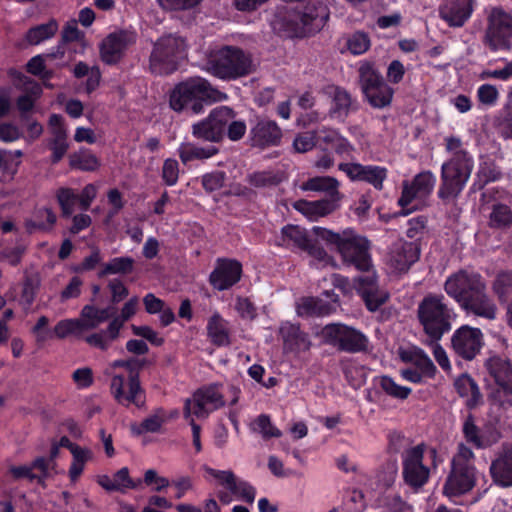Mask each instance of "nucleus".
<instances>
[{
    "label": "nucleus",
    "mask_w": 512,
    "mask_h": 512,
    "mask_svg": "<svg viewBox=\"0 0 512 512\" xmlns=\"http://www.w3.org/2000/svg\"><path fill=\"white\" fill-rule=\"evenodd\" d=\"M444 289L467 314L489 321L496 319L497 305L488 294L486 281L479 273L459 270L446 279Z\"/></svg>",
    "instance_id": "obj_1"
},
{
    "label": "nucleus",
    "mask_w": 512,
    "mask_h": 512,
    "mask_svg": "<svg viewBox=\"0 0 512 512\" xmlns=\"http://www.w3.org/2000/svg\"><path fill=\"white\" fill-rule=\"evenodd\" d=\"M312 233L318 238L334 244L344 264L363 272L372 270L370 242L367 238L353 230H345L339 234L319 226L313 227Z\"/></svg>",
    "instance_id": "obj_2"
},
{
    "label": "nucleus",
    "mask_w": 512,
    "mask_h": 512,
    "mask_svg": "<svg viewBox=\"0 0 512 512\" xmlns=\"http://www.w3.org/2000/svg\"><path fill=\"white\" fill-rule=\"evenodd\" d=\"M204 70L218 79L231 81L255 72L256 64L250 53L225 45L209 52Z\"/></svg>",
    "instance_id": "obj_3"
},
{
    "label": "nucleus",
    "mask_w": 512,
    "mask_h": 512,
    "mask_svg": "<svg viewBox=\"0 0 512 512\" xmlns=\"http://www.w3.org/2000/svg\"><path fill=\"white\" fill-rule=\"evenodd\" d=\"M227 99V95L212 87L208 80L196 76L178 84L170 95V106L175 111L191 110L194 114L203 112L205 105Z\"/></svg>",
    "instance_id": "obj_4"
},
{
    "label": "nucleus",
    "mask_w": 512,
    "mask_h": 512,
    "mask_svg": "<svg viewBox=\"0 0 512 512\" xmlns=\"http://www.w3.org/2000/svg\"><path fill=\"white\" fill-rule=\"evenodd\" d=\"M418 319L431 341H438L452 327L455 318L443 295L429 294L418 305Z\"/></svg>",
    "instance_id": "obj_5"
},
{
    "label": "nucleus",
    "mask_w": 512,
    "mask_h": 512,
    "mask_svg": "<svg viewBox=\"0 0 512 512\" xmlns=\"http://www.w3.org/2000/svg\"><path fill=\"white\" fill-rule=\"evenodd\" d=\"M473 460V451L466 445L459 444L457 453L452 459L451 471L443 487L446 496H460L474 488L477 481V469Z\"/></svg>",
    "instance_id": "obj_6"
},
{
    "label": "nucleus",
    "mask_w": 512,
    "mask_h": 512,
    "mask_svg": "<svg viewBox=\"0 0 512 512\" xmlns=\"http://www.w3.org/2000/svg\"><path fill=\"white\" fill-rule=\"evenodd\" d=\"M474 168L473 157L460 156L449 159L441 167V183L438 198L444 203H452L464 190Z\"/></svg>",
    "instance_id": "obj_7"
},
{
    "label": "nucleus",
    "mask_w": 512,
    "mask_h": 512,
    "mask_svg": "<svg viewBox=\"0 0 512 512\" xmlns=\"http://www.w3.org/2000/svg\"><path fill=\"white\" fill-rule=\"evenodd\" d=\"M185 40L177 35L168 34L159 38L150 55V70L154 74L166 75L177 70L179 63L186 57Z\"/></svg>",
    "instance_id": "obj_8"
},
{
    "label": "nucleus",
    "mask_w": 512,
    "mask_h": 512,
    "mask_svg": "<svg viewBox=\"0 0 512 512\" xmlns=\"http://www.w3.org/2000/svg\"><path fill=\"white\" fill-rule=\"evenodd\" d=\"M512 41V14L501 7L492 8L487 15L483 44L492 52L507 51Z\"/></svg>",
    "instance_id": "obj_9"
},
{
    "label": "nucleus",
    "mask_w": 512,
    "mask_h": 512,
    "mask_svg": "<svg viewBox=\"0 0 512 512\" xmlns=\"http://www.w3.org/2000/svg\"><path fill=\"white\" fill-rule=\"evenodd\" d=\"M320 335L326 344L347 353L364 352L369 344L364 333L342 323L327 324L322 328Z\"/></svg>",
    "instance_id": "obj_10"
},
{
    "label": "nucleus",
    "mask_w": 512,
    "mask_h": 512,
    "mask_svg": "<svg viewBox=\"0 0 512 512\" xmlns=\"http://www.w3.org/2000/svg\"><path fill=\"white\" fill-rule=\"evenodd\" d=\"M436 178L430 171H425L417 174L412 182L404 181L402 184V194L398 199V204L402 207L412 205L405 214L410 213L412 210L418 209L425 205V201L433 191Z\"/></svg>",
    "instance_id": "obj_11"
},
{
    "label": "nucleus",
    "mask_w": 512,
    "mask_h": 512,
    "mask_svg": "<svg viewBox=\"0 0 512 512\" xmlns=\"http://www.w3.org/2000/svg\"><path fill=\"white\" fill-rule=\"evenodd\" d=\"M110 391L117 403L123 406L134 404L141 408L145 404V392L140 385L137 372H131L127 376L114 374L110 383Z\"/></svg>",
    "instance_id": "obj_12"
},
{
    "label": "nucleus",
    "mask_w": 512,
    "mask_h": 512,
    "mask_svg": "<svg viewBox=\"0 0 512 512\" xmlns=\"http://www.w3.org/2000/svg\"><path fill=\"white\" fill-rule=\"evenodd\" d=\"M220 385L214 384L197 390L192 398L185 401L184 416L205 418L214 410L225 405Z\"/></svg>",
    "instance_id": "obj_13"
},
{
    "label": "nucleus",
    "mask_w": 512,
    "mask_h": 512,
    "mask_svg": "<svg viewBox=\"0 0 512 512\" xmlns=\"http://www.w3.org/2000/svg\"><path fill=\"white\" fill-rule=\"evenodd\" d=\"M402 466L404 482L411 488L418 490L428 482L430 469L424 463L423 445L406 449L402 453Z\"/></svg>",
    "instance_id": "obj_14"
},
{
    "label": "nucleus",
    "mask_w": 512,
    "mask_h": 512,
    "mask_svg": "<svg viewBox=\"0 0 512 512\" xmlns=\"http://www.w3.org/2000/svg\"><path fill=\"white\" fill-rule=\"evenodd\" d=\"M234 117L233 110L226 106L215 108L209 116L192 126V134L198 139L218 142L222 139L226 126Z\"/></svg>",
    "instance_id": "obj_15"
},
{
    "label": "nucleus",
    "mask_w": 512,
    "mask_h": 512,
    "mask_svg": "<svg viewBox=\"0 0 512 512\" xmlns=\"http://www.w3.org/2000/svg\"><path fill=\"white\" fill-rule=\"evenodd\" d=\"M279 244L286 247H297L324 265L331 262L327 252L316 243L307 231L297 225H287L281 230Z\"/></svg>",
    "instance_id": "obj_16"
},
{
    "label": "nucleus",
    "mask_w": 512,
    "mask_h": 512,
    "mask_svg": "<svg viewBox=\"0 0 512 512\" xmlns=\"http://www.w3.org/2000/svg\"><path fill=\"white\" fill-rule=\"evenodd\" d=\"M451 345L457 356L470 361L476 357L483 346V334L478 328L464 325L452 335Z\"/></svg>",
    "instance_id": "obj_17"
},
{
    "label": "nucleus",
    "mask_w": 512,
    "mask_h": 512,
    "mask_svg": "<svg viewBox=\"0 0 512 512\" xmlns=\"http://www.w3.org/2000/svg\"><path fill=\"white\" fill-rule=\"evenodd\" d=\"M323 93L330 99L328 115L331 119L344 122L348 116L358 110L357 100L343 87L328 85Z\"/></svg>",
    "instance_id": "obj_18"
},
{
    "label": "nucleus",
    "mask_w": 512,
    "mask_h": 512,
    "mask_svg": "<svg viewBox=\"0 0 512 512\" xmlns=\"http://www.w3.org/2000/svg\"><path fill=\"white\" fill-rule=\"evenodd\" d=\"M204 471L217 480L218 484L226 488L237 499L253 503L256 491L248 482L236 477L231 470H216L205 466Z\"/></svg>",
    "instance_id": "obj_19"
},
{
    "label": "nucleus",
    "mask_w": 512,
    "mask_h": 512,
    "mask_svg": "<svg viewBox=\"0 0 512 512\" xmlns=\"http://www.w3.org/2000/svg\"><path fill=\"white\" fill-rule=\"evenodd\" d=\"M338 169L346 174L351 181L366 182L375 189L381 190L387 178V169L377 165H362L358 162L340 163Z\"/></svg>",
    "instance_id": "obj_20"
},
{
    "label": "nucleus",
    "mask_w": 512,
    "mask_h": 512,
    "mask_svg": "<svg viewBox=\"0 0 512 512\" xmlns=\"http://www.w3.org/2000/svg\"><path fill=\"white\" fill-rule=\"evenodd\" d=\"M420 247L416 242H406L402 239L394 242L387 255V264L395 272H407L419 259Z\"/></svg>",
    "instance_id": "obj_21"
},
{
    "label": "nucleus",
    "mask_w": 512,
    "mask_h": 512,
    "mask_svg": "<svg viewBox=\"0 0 512 512\" xmlns=\"http://www.w3.org/2000/svg\"><path fill=\"white\" fill-rule=\"evenodd\" d=\"M135 42V35L129 31H118L109 34L100 45L101 60L113 65L120 61L126 49Z\"/></svg>",
    "instance_id": "obj_22"
},
{
    "label": "nucleus",
    "mask_w": 512,
    "mask_h": 512,
    "mask_svg": "<svg viewBox=\"0 0 512 512\" xmlns=\"http://www.w3.org/2000/svg\"><path fill=\"white\" fill-rule=\"evenodd\" d=\"M242 266L230 259H218L214 270L209 276V282L218 291L227 290L241 278Z\"/></svg>",
    "instance_id": "obj_23"
},
{
    "label": "nucleus",
    "mask_w": 512,
    "mask_h": 512,
    "mask_svg": "<svg viewBox=\"0 0 512 512\" xmlns=\"http://www.w3.org/2000/svg\"><path fill=\"white\" fill-rule=\"evenodd\" d=\"M474 0H443L439 5V16L450 27H462L474 11Z\"/></svg>",
    "instance_id": "obj_24"
},
{
    "label": "nucleus",
    "mask_w": 512,
    "mask_h": 512,
    "mask_svg": "<svg viewBox=\"0 0 512 512\" xmlns=\"http://www.w3.org/2000/svg\"><path fill=\"white\" fill-rule=\"evenodd\" d=\"M356 279V290L370 311H376L388 299L387 292L380 290L374 273Z\"/></svg>",
    "instance_id": "obj_25"
},
{
    "label": "nucleus",
    "mask_w": 512,
    "mask_h": 512,
    "mask_svg": "<svg viewBox=\"0 0 512 512\" xmlns=\"http://www.w3.org/2000/svg\"><path fill=\"white\" fill-rule=\"evenodd\" d=\"M250 136L254 146H276L280 143L282 131L275 121L259 118L251 128Z\"/></svg>",
    "instance_id": "obj_26"
},
{
    "label": "nucleus",
    "mask_w": 512,
    "mask_h": 512,
    "mask_svg": "<svg viewBox=\"0 0 512 512\" xmlns=\"http://www.w3.org/2000/svg\"><path fill=\"white\" fill-rule=\"evenodd\" d=\"M490 475L495 484L501 487L512 486V444L503 446L491 462Z\"/></svg>",
    "instance_id": "obj_27"
},
{
    "label": "nucleus",
    "mask_w": 512,
    "mask_h": 512,
    "mask_svg": "<svg viewBox=\"0 0 512 512\" xmlns=\"http://www.w3.org/2000/svg\"><path fill=\"white\" fill-rule=\"evenodd\" d=\"M49 126L52 134V138L49 142V147L52 150L51 160L53 163H58L69 149L67 130L63 124L62 116L57 114L50 116Z\"/></svg>",
    "instance_id": "obj_28"
},
{
    "label": "nucleus",
    "mask_w": 512,
    "mask_h": 512,
    "mask_svg": "<svg viewBox=\"0 0 512 512\" xmlns=\"http://www.w3.org/2000/svg\"><path fill=\"white\" fill-rule=\"evenodd\" d=\"M485 367L489 375L505 392L512 394V364L507 358L492 356L487 359Z\"/></svg>",
    "instance_id": "obj_29"
},
{
    "label": "nucleus",
    "mask_w": 512,
    "mask_h": 512,
    "mask_svg": "<svg viewBox=\"0 0 512 512\" xmlns=\"http://www.w3.org/2000/svg\"><path fill=\"white\" fill-rule=\"evenodd\" d=\"M329 18L328 8L319 4L318 6H308L305 11L298 15L301 23V33L312 34L323 28Z\"/></svg>",
    "instance_id": "obj_30"
},
{
    "label": "nucleus",
    "mask_w": 512,
    "mask_h": 512,
    "mask_svg": "<svg viewBox=\"0 0 512 512\" xmlns=\"http://www.w3.org/2000/svg\"><path fill=\"white\" fill-rule=\"evenodd\" d=\"M293 207L312 221L325 217L334 212L338 204L333 199H321L317 201L298 200Z\"/></svg>",
    "instance_id": "obj_31"
},
{
    "label": "nucleus",
    "mask_w": 512,
    "mask_h": 512,
    "mask_svg": "<svg viewBox=\"0 0 512 512\" xmlns=\"http://www.w3.org/2000/svg\"><path fill=\"white\" fill-rule=\"evenodd\" d=\"M285 348L290 351H306L310 347L307 334L303 333L297 325L286 322L279 330Z\"/></svg>",
    "instance_id": "obj_32"
},
{
    "label": "nucleus",
    "mask_w": 512,
    "mask_h": 512,
    "mask_svg": "<svg viewBox=\"0 0 512 512\" xmlns=\"http://www.w3.org/2000/svg\"><path fill=\"white\" fill-rule=\"evenodd\" d=\"M462 430L465 439L475 447L481 449L491 447L500 439V433L498 431H493L490 436L481 434V431L476 426L472 415L467 416L463 423Z\"/></svg>",
    "instance_id": "obj_33"
},
{
    "label": "nucleus",
    "mask_w": 512,
    "mask_h": 512,
    "mask_svg": "<svg viewBox=\"0 0 512 512\" xmlns=\"http://www.w3.org/2000/svg\"><path fill=\"white\" fill-rule=\"evenodd\" d=\"M339 181L331 176H317L309 178L307 181L303 182L301 185V190L303 191H314V192H323L328 194V199L335 200V203L338 204L341 199V195L339 192Z\"/></svg>",
    "instance_id": "obj_34"
},
{
    "label": "nucleus",
    "mask_w": 512,
    "mask_h": 512,
    "mask_svg": "<svg viewBox=\"0 0 512 512\" xmlns=\"http://www.w3.org/2000/svg\"><path fill=\"white\" fill-rule=\"evenodd\" d=\"M336 308V298L327 301L318 297H308L302 299L298 305L297 312L300 316H324L331 314Z\"/></svg>",
    "instance_id": "obj_35"
},
{
    "label": "nucleus",
    "mask_w": 512,
    "mask_h": 512,
    "mask_svg": "<svg viewBox=\"0 0 512 512\" xmlns=\"http://www.w3.org/2000/svg\"><path fill=\"white\" fill-rule=\"evenodd\" d=\"M116 309L112 306L97 308L93 305H85L80 314V322L83 331L97 328L100 324L115 315Z\"/></svg>",
    "instance_id": "obj_36"
},
{
    "label": "nucleus",
    "mask_w": 512,
    "mask_h": 512,
    "mask_svg": "<svg viewBox=\"0 0 512 512\" xmlns=\"http://www.w3.org/2000/svg\"><path fill=\"white\" fill-rule=\"evenodd\" d=\"M206 330L212 344L219 347L230 345L228 322L218 312L208 319Z\"/></svg>",
    "instance_id": "obj_37"
},
{
    "label": "nucleus",
    "mask_w": 512,
    "mask_h": 512,
    "mask_svg": "<svg viewBox=\"0 0 512 512\" xmlns=\"http://www.w3.org/2000/svg\"><path fill=\"white\" fill-rule=\"evenodd\" d=\"M399 355L402 361L413 364L415 369L421 372L424 376H434L436 367L423 350L416 347L401 349L399 351Z\"/></svg>",
    "instance_id": "obj_38"
},
{
    "label": "nucleus",
    "mask_w": 512,
    "mask_h": 512,
    "mask_svg": "<svg viewBox=\"0 0 512 512\" xmlns=\"http://www.w3.org/2000/svg\"><path fill=\"white\" fill-rule=\"evenodd\" d=\"M454 386L458 394L466 398L467 407L475 408L483 402L478 385L469 375L462 374L459 376L455 380Z\"/></svg>",
    "instance_id": "obj_39"
},
{
    "label": "nucleus",
    "mask_w": 512,
    "mask_h": 512,
    "mask_svg": "<svg viewBox=\"0 0 512 512\" xmlns=\"http://www.w3.org/2000/svg\"><path fill=\"white\" fill-rule=\"evenodd\" d=\"M181 161L186 164L193 160L208 159L218 153L215 146L200 147L190 142L182 143L178 149Z\"/></svg>",
    "instance_id": "obj_40"
},
{
    "label": "nucleus",
    "mask_w": 512,
    "mask_h": 512,
    "mask_svg": "<svg viewBox=\"0 0 512 512\" xmlns=\"http://www.w3.org/2000/svg\"><path fill=\"white\" fill-rule=\"evenodd\" d=\"M138 298L129 299L121 309V313L114 316L108 325V333L111 339H117L124 323L136 314L138 307Z\"/></svg>",
    "instance_id": "obj_41"
},
{
    "label": "nucleus",
    "mask_w": 512,
    "mask_h": 512,
    "mask_svg": "<svg viewBox=\"0 0 512 512\" xmlns=\"http://www.w3.org/2000/svg\"><path fill=\"white\" fill-rule=\"evenodd\" d=\"M393 93V89L384 82L364 92L363 95L372 107L382 109L390 105Z\"/></svg>",
    "instance_id": "obj_42"
},
{
    "label": "nucleus",
    "mask_w": 512,
    "mask_h": 512,
    "mask_svg": "<svg viewBox=\"0 0 512 512\" xmlns=\"http://www.w3.org/2000/svg\"><path fill=\"white\" fill-rule=\"evenodd\" d=\"M358 73L362 93L385 82L381 73L375 68L374 64L370 62H362Z\"/></svg>",
    "instance_id": "obj_43"
},
{
    "label": "nucleus",
    "mask_w": 512,
    "mask_h": 512,
    "mask_svg": "<svg viewBox=\"0 0 512 512\" xmlns=\"http://www.w3.org/2000/svg\"><path fill=\"white\" fill-rule=\"evenodd\" d=\"M246 180L255 188H270L283 181V174L273 170L257 171L249 174Z\"/></svg>",
    "instance_id": "obj_44"
},
{
    "label": "nucleus",
    "mask_w": 512,
    "mask_h": 512,
    "mask_svg": "<svg viewBox=\"0 0 512 512\" xmlns=\"http://www.w3.org/2000/svg\"><path fill=\"white\" fill-rule=\"evenodd\" d=\"M492 290L500 303H508L512 299V271L499 272L492 282Z\"/></svg>",
    "instance_id": "obj_45"
},
{
    "label": "nucleus",
    "mask_w": 512,
    "mask_h": 512,
    "mask_svg": "<svg viewBox=\"0 0 512 512\" xmlns=\"http://www.w3.org/2000/svg\"><path fill=\"white\" fill-rule=\"evenodd\" d=\"M58 30L56 21L52 20L29 29L25 39L30 45H38L45 40L52 38Z\"/></svg>",
    "instance_id": "obj_46"
},
{
    "label": "nucleus",
    "mask_w": 512,
    "mask_h": 512,
    "mask_svg": "<svg viewBox=\"0 0 512 512\" xmlns=\"http://www.w3.org/2000/svg\"><path fill=\"white\" fill-rule=\"evenodd\" d=\"M489 226L496 229H505L512 226V210L505 204L492 205L489 216Z\"/></svg>",
    "instance_id": "obj_47"
},
{
    "label": "nucleus",
    "mask_w": 512,
    "mask_h": 512,
    "mask_svg": "<svg viewBox=\"0 0 512 512\" xmlns=\"http://www.w3.org/2000/svg\"><path fill=\"white\" fill-rule=\"evenodd\" d=\"M250 430L262 436L263 439L279 438L282 432L273 425L271 419L266 414H261L255 418L250 424Z\"/></svg>",
    "instance_id": "obj_48"
},
{
    "label": "nucleus",
    "mask_w": 512,
    "mask_h": 512,
    "mask_svg": "<svg viewBox=\"0 0 512 512\" xmlns=\"http://www.w3.org/2000/svg\"><path fill=\"white\" fill-rule=\"evenodd\" d=\"M71 454L73 456V461L69 469L70 478L74 481L76 480L81 473L83 472L85 463L91 459L92 452L88 448H83L79 445L75 447H71Z\"/></svg>",
    "instance_id": "obj_49"
},
{
    "label": "nucleus",
    "mask_w": 512,
    "mask_h": 512,
    "mask_svg": "<svg viewBox=\"0 0 512 512\" xmlns=\"http://www.w3.org/2000/svg\"><path fill=\"white\" fill-rule=\"evenodd\" d=\"M165 420V412L163 409H157L152 415L145 418L139 426L132 425V432L140 435L145 432H157L160 430Z\"/></svg>",
    "instance_id": "obj_50"
},
{
    "label": "nucleus",
    "mask_w": 512,
    "mask_h": 512,
    "mask_svg": "<svg viewBox=\"0 0 512 512\" xmlns=\"http://www.w3.org/2000/svg\"><path fill=\"white\" fill-rule=\"evenodd\" d=\"M380 388L390 397L405 400L411 394V388L397 384L389 376H381L378 380Z\"/></svg>",
    "instance_id": "obj_51"
},
{
    "label": "nucleus",
    "mask_w": 512,
    "mask_h": 512,
    "mask_svg": "<svg viewBox=\"0 0 512 512\" xmlns=\"http://www.w3.org/2000/svg\"><path fill=\"white\" fill-rule=\"evenodd\" d=\"M134 260L131 257H115L104 265L100 276L111 274H128L133 271Z\"/></svg>",
    "instance_id": "obj_52"
},
{
    "label": "nucleus",
    "mask_w": 512,
    "mask_h": 512,
    "mask_svg": "<svg viewBox=\"0 0 512 512\" xmlns=\"http://www.w3.org/2000/svg\"><path fill=\"white\" fill-rule=\"evenodd\" d=\"M70 165L83 171H94L99 167V161L90 151L81 150L70 157Z\"/></svg>",
    "instance_id": "obj_53"
},
{
    "label": "nucleus",
    "mask_w": 512,
    "mask_h": 512,
    "mask_svg": "<svg viewBox=\"0 0 512 512\" xmlns=\"http://www.w3.org/2000/svg\"><path fill=\"white\" fill-rule=\"evenodd\" d=\"M477 181L473 184L474 187L483 188L486 184L496 181L500 178L501 172L499 168L492 162H483L476 174Z\"/></svg>",
    "instance_id": "obj_54"
},
{
    "label": "nucleus",
    "mask_w": 512,
    "mask_h": 512,
    "mask_svg": "<svg viewBox=\"0 0 512 512\" xmlns=\"http://www.w3.org/2000/svg\"><path fill=\"white\" fill-rule=\"evenodd\" d=\"M83 332L84 331L80 319L61 320L55 325L53 329V334L59 339L66 338L67 336L72 334L80 335Z\"/></svg>",
    "instance_id": "obj_55"
},
{
    "label": "nucleus",
    "mask_w": 512,
    "mask_h": 512,
    "mask_svg": "<svg viewBox=\"0 0 512 512\" xmlns=\"http://www.w3.org/2000/svg\"><path fill=\"white\" fill-rule=\"evenodd\" d=\"M370 45L368 34L362 31H356L347 38V48L354 55L365 53Z\"/></svg>",
    "instance_id": "obj_56"
},
{
    "label": "nucleus",
    "mask_w": 512,
    "mask_h": 512,
    "mask_svg": "<svg viewBox=\"0 0 512 512\" xmlns=\"http://www.w3.org/2000/svg\"><path fill=\"white\" fill-rule=\"evenodd\" d=\"M57 199L65 216H70L74 206L78 202V194L73 189L61 188L57 193Z\"/></svg>",
    "instance_id": "obj_57"
},
{
    "label": "nucleus",
    "mask_w": 512,
    "mask_h": 512,
    "mask_svg": "<svg viewBox=\"0 0 512 512\" xmlns=\"http://www.w3.org/2000/svg\"><path fill=\"white\" fill-rule=\"evenodd\" d=\"M30 84V91L21 95L17 100V108L22 114L29 112L33 108L35 100L41 93V87L37 83L30 82Z\"/></svg>",
    "instance_id": "obj_58"
},
{
    "label": "nucleus",
    "mask_w": 512,
    "mask_h": 512,
    "mask_svg": "<svg viewBox=\"0 0 512 512\" xmlns=\"http://www.w3.org/2000/svg\"><path fill=\"white\" fill-rule=\"evenodd\" d=\"M226 180V173L223 171H213L202 176L201 182L207 192H213L223 187Z\"/></svg>",
    "instance_id": "obj_59"
},
{
    "label": "nucleus",
    "mask_w": 512,
    "mask_h": 512,
    "mask_svg": "<svg viewBox=\"0 0 512 512\" xmlns=\"http://www.w3.org/2000/svg\"><path fill=\"white\" fill-rule=\"evenodd\" d=\"M316 144V132L298 134L293 141V149L297 153H305L314 148Z\"/></svg>",
    "instance_id": "obj_60"
},
{
    "label": "nucleus",
    "mask_w": 512,
    "mask_h": 512,
    "mask_svg": "<svg viewBox=\"0 0 512 512\" xmlns=\"http://www.w3.org/2000/svg\"><path fill=\"white\" fill-rule=\"evenodd\" d=\"M144 484L152 487L153 491L160 492L170 485L167 478L160 476L156 470L148 469L144 473Z\"/></svg>",
    "instance_id": "obj_61"
},
{
    "label": "nucleus",
    "mask_w": 512,
    "mask_h": 512,
    "mask_svg": "<svg viewBox=\"0 0 512 512\" xmlns=\"http://www.w3.org/2000/svg\"><path fill=\"white\" fill-rule=\"evenodd\" d=\"M39 286L40 278L38 275H31L25 279L22 298L27 305H31L33 303Z\"/></svg>",
    "instance_id": "obj_62"
},
{
    "label": "nucleus",
    "mask_w": 512,
    "mask_h": 512,
    "mask_svg": "<svg viewBox=\"0 0 512 512\" xmlns=\"http://www.w3.org/2000/svg\"><path fill=\"white\" fill-rule=\"evenodd\" d=\"M398 472V466L395 461H389L382 465L378 473V481L384 486L389 487L393 484Z\"/></svg>",
    "instance_id": "obj_63"
},
{
    "label": "nucleus",
    "mask_w": 512,
    "mask_h": 512,
    "mask_svg": "<svg viewBox=\"0 0 512 512\" xmlns=\"http://www.w3.org/2000/svg\"><path fill=\"white\" fill-rule=\"evenodd\" d=\"M427 220L423 216H418L416 218H412L408 221L406 236L412 239V242H416L423 235Z\"/></svg>",
    "instance_id": "obj_64"
}]
</instances>
